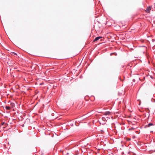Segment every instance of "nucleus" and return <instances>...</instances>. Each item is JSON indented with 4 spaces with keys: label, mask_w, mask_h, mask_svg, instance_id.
Returning <instances> with one entry per match:
<instances>
[{
    "label": "nucleus",
    "mask_w": 155,
    "mask_h": 155,
    "mask_svg": "<svg viewBox=\"0 0 155 155\" xmlns=\"http://www.w3.org/2000/svg\"><path fill=\"white\" fill-rule=\"evenodd\" d=\"M151 7L150 6H149L147 8L146 10V12L149 13L150 12V11L151 10Z\"/></svg>",
    "instance_id": "1"
},
{
    "label": "nucleus",
    "mask_w": 155,
    "mask_h": 155,
    "mask_svg": "<svg viewBox=\"0 0 155 155\" xmlns=\"http://www.w3.org/2000/svg\"><path fill=\"white\" fill-rule=\"evenodd\" d=\"M102 37H96L95 39L94 40V41H96L100 39Z\"/></svg>",
    "instance_id": "2"
},
{
    "label": "nucleus",
    "mask_w": 155,
    "mask_h": 155,
    "mask_svg": "<svg viewBox=\"0 0 155 155\" xmlns=\"http://www.w3.org/2000/svg\"><path fill=\"white\" fill-rule=\"evenodd\" d=\"M9 103H10V107L11 108L15 106V104L14 103L10 102L9 101Z\"/></svg>",
    "instance_id": "3"
},
{
    "label": "nucleus",
    "mask_w": 155,
    "mask_h": 155,
    "mask_svg": "<svg viewBox=\"0 0 155 155\" xmlns=\"http://www.w3.org/2000/svg\"><path fill=\"white\" fill-rule=\"evenodd\" d=\"M5 108L6 110H9L11 109V107L9 106H6L5 107Z\"/></svg>",
    "instance_id": "4"
},
{
    "label": "nucleus",
    "mask_w": 155,
    "mask_h": 155,
    "mask_svg": "<svg viewBox=\"0 0 155 155\" xmlns=\"http://www.w3.org/2000/svg\"><path fill=\"white\" fill-rule=\"evenodd\" d=\"M110 114V112L109 111L105 112L104 113V115H109Z\"/></svg>",
    "instance_id": "5"
},
{
    "label": "nucleus",
    "mask_w": 155,
    "mask_h": 155,
    "mask_svg": "<svg viewBox=\"0 0 155 155\" xmlns=\"http://www.w3.org/2000/svg\"><path fill=\"white\" fill-rule=\"evenodd\" d=\"M154 125V124L152 123H150L148 125H147V127H150L151 126Z\"/></svg>",
    "instance_id": "6"
},
{
    "label": "nucleus",
    "mask_w": 155,
    "mask_h": 155,
    "mask_svg": "<svg viewBox=\"0 0 155 155\" xmlns=\"http://www.w3.org/2000/svg\"><path fill=\"white\" fill-rule=\"evenodd\" d=\"M12 53L13 54H15V55H17V54H16V53H15V52H12Z\"/></svg>",
    "instance_id": "7"
}]
</instances>
